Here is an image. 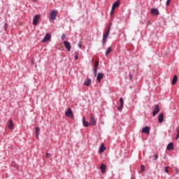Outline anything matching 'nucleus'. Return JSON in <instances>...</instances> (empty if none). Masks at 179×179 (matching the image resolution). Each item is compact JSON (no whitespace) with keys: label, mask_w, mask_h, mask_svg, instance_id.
Masks as SVG:
<instances>
[{"label":"nucleus","mask_w":179,"mask_h":179,"mask_svg":"<svg viewBox=\"0 0 179 179\" xmlns=\"http://www.w3.org/2000/svg\"><path fill=\"white\" fill-rule=\"evenodd\" d=\"M120 0H117L113 3V4L112 6V9L110 11V15H113L114 13V10H115V8H118V6H120Z\"/></svg>","instance_id":"obj_1"},{"label":"nucleus","mask_w":179,"mask_h":179,"mask_svg":"<svg viewBox=\"0 0 179 179\" xmlns=\"http://www.w3.org/2000/svg\"><path fill=\"white\" fill-rule=\"evenodd\" d=\"M110 27H111V25L109 26L108 29V31L103 34V40H102L103 44H106V43L107 42V38L108 37V34H110Z\"/></svg>","instance_id":"obj_2"},{"label":"nucleus","mask_w":179,"mask_h":179,"mask_svg":"<svg viewBox=\"0 0 179 179\" xmlns=\"http://www.w3.org/2000/svg\"><path fill=\"white\" fill-rule=\"evenodd\" d=\"M65 115L69 118H73V112H72V109L71 108H69L68 110L65 112Z\"/></svg>","instance_id":"obj_3"},{"label":"nucleus","mask_w":179,"mask_h":179,"mask_svg":"<svg viewBox=\"0 0 179 179\" xmlns=\"http://www.w3.org/2000/svg\"><path fill=\"white\" fill-rule=\"evenodd\" d=\"M57 15H58V12L57 10H52L50 13V19L52 20H55L57 19Z\"/></svg>","instance_id":"obj_4"},{"label":"nucleus","mask_w":179,"mask_h":179,"mask_svg":"<svg viewBox=\"0 0 179 179\" xmlns=\"http://www.w3.org/2000/svg\"><path fill=\"white\" fill-rule=\"evenodd\" d=\"M51 40V35L50 34H46L43 39L42 40V43H47Z\"/></svg>","instance_id":"obj_5"},{"label":"nucleus","mask_w":179,"mask_h":179,"mask_svg":"<svg viewBox=\"0 0 179 179\" xmlns=\"http://www.w3.org/2000/svg\"><path fill=\"white\" fill-rule=\"evenodd\" d=\"M150 13L152 16H159V10L157 8H152L150 10Z\"/></svg>","instance_id":"obj_6"},{"label":"nucleus","mask_w":179,"mask_h":179,"mask_svg":"<svg viewBox=\"0 0 179 179\" xmlns=\"http://www.w3.org/2000/svg\"><path fill=\"white\" fill-rule=\"evenodd\" d=\"M90 125H96V119L92 113H90Z\"/></svg>","instance_id":"obj_7"},{"label":"nucleus","mask_w":179,"mask_h":179,"mask_svg":"<svg viewBox=\"0 0 179 179\" xmlns=\"http://www.w3.org/2000/svg\"><path fill=\"white\" fill-rule=\"evenodd\" d=\"M38 20H40V15H35L33 19V22H32L34 26H36L37 24V23H38Z\"/></svg>","instance_id":"obj_8"},{"label":"nucleus","mask_w":179,"mask_h":179,"mask_svg":"<svg viewBox=\"0 0 179 179\" xmlns=\"http://www.w3.org/2000/svg\"><path fill=\"white\" fill-rule=\"evenodd\" d=\"M159 111H160V108L159 107V105H156L154 111L152 112V116L155 117L156 114H158Z\"/></svg>","instance_id":"obj_9"},{"label":"nucleus","mask_w":179,"mask_h":179,"mask_svg":"<svg viewBox=\"0 0 179 179\" xmlns=\"http://www.w3.org/2000/svg\"><path fill=\"white\" fill-rule=\"evenodd\" d=\"M64 47H66L67 51H69V52L71 51V43H69V42L65 41L64 42Z\"/></svg>","instance_id":"obj_10"},{"label":"nucleus","mask_w":179,"mask_h":179,"mask_svg":"<svg viewBox=\"0 0 179 179\" xmlns=\"http://www.w3.org/2000/svg\"><path fill=\"white\" fill-rule=\"evenodd\" d=\"M120 106L117 107L118 111H121V110H122L124 107V99L122 98L120 99Z\"/></svg>","instance_id":"obj_11"},{"label":"nucleus","mask_w":179,"mask_h":179,"mask_svg":"<svg viewBox=\"0 0 179 179\" xmlns=\"http://www.w3.org/2000/svg\"><path fill=\"white\" fill-rule=\"evenodd\" d=\"M103 78H104V74L103 73H99L96 78L97 82H101V79H103Z\"/></svg>","instance_id":"obj_12"},{"label":"nucleus","mask_w":179,"mask_h":179,"mask_svg":"<svg viewBox=\"0 0 179 179\" xmlns=\"http://www.w3.org/2000/svg\"><path fill=\"white\" fill-rule=\"evenodd\" d=\"M141 132L142 134H150V129H149V127L146 126L145 127L143 128Z\"/></svg>","instance_id":"obj_13"},{"label":"nucleus","mask_w":179,"mask_h":179,"mask_svg":"<svg viewBox=\"0 0 179 179\" xmlns=\"http://www.w3.org/2000/svg\"><path fill=\"white\" fill-rule=\"evenodd\" d=\"M164 117V113H161L160 115H159L158 121L160 124H162V122H163Z\"/></svg>","instance_id":"obj_14"},{"label":"nucleus","mask_w":179,"mask_h":179,"mask_svg":"<svg viewBox=\"0 0 179 179\" xmlns=\"http://www.w3.org/2000/svg\"><path fill=\"white\" fill-rule=\"evenodd\" d=\"M92 83V79L90 78H87L85 82H84V85L85 86H90V84Z\"/></svg>","instance_id":"obj_15"},{"label":"nucleus","mask_w":179,"mask_h":179,"mask_svg":"<svg viewBox=\"0 0 179 179\" xmlns=\"http://www.w3.org/2000/svg\"><path fill=\"white\" fill-rule=\"evenodd\" d=\"M173 149H174V145L173 144V143H170L169 144H168V145L166 147V150H171Z\"/></svg>","instance_id":"obj_16"},{"label":"nucleus","mask_w":179,"mask_h":179,"mask_svg":"<svg viewBox=\"0 0 179 179\" xmlns=\"http://www.w3.org/2000/svg\"><path fill=\"white\" fill-rule=\"evenodd\" d=\"M106 146H104V144H101V145H100V147H99V152H100V153H103V152H104V150H106Z\"/></svg>","instance_id":"obj_17"},{"label":"nucleus","mask_w":179,"mask_h":179,"mask_svg":"<svg viewBox=\"0 0 179 179\" xmlns=\"http://www.w3.org/2000/svg\"><path fill=\"white\" fill-rule=\"evenodd\" d=\"M111 51H113V48H111V46H110L108 48V49L106 51V53H105L106 57H108V54H110V52H111Z\"/></svg>","instance_id":"obj_18"},{"label":"nucleus","mask_w":179,"mask_h":179,"mask_svg":"<svg viewBox=\"0 0 179 179\" xmlns=\"http://www.w3.org/2000/svg\"><path fill=\"white\" fill-rule=\"evenodd\" d=\"M178 80V77L177 76H174L173 80H172V85H176L177 83V81Z\"/></svg>","instance_id":"obj_19"},{"label":"nucleus","mask_w":179,"mask_h":179,"mask_svg":"<svg viewBox=\"0 0 179 179\" xmlns=\"http://www.w3.org/2000/svg\"><path fill=\"white\" fill-rule=\"evenodd\" d=\"M14 125H13V121L12 120H9V124H8V128L9 129H13Z\"/></svg>","instance_id":"obj_20"},{"label":"nucleus","mask_w":179,"mask_h":179,"mask_svg":"<svg viewBox=\"0 0 179 179\" xmlns=\"http://www.w3.org/2000/svg\"><path fill=\"white\" fill-rule=\"evenodd\" d=\"M83 124L85 127H89L90 125V123L86 122L85 117L83 118Z\"/></svg>","instance_id":"obj_21"},{"label":"nucleus","mask_w":179,"mask_h":179,"mask_svg":"<svg viewBox=\"0 0 179 179\" xmlns=\"http://www.w3.org/2000/svg\"><path fill=\"white\" fill-rule=\"evenodd\" d=\"M100 169L101 170L102 173H106V165H104V164H102L100 166Z\"/></svg>","instance_id":"obj_22"},{"label":"nucleus","mask_w":179,"mask_h":179,"mask_svg":"<svg viewBox=\"0 0 179 179\" xmlns=\"http://www.w3.org/2000/svg\"><path fill=\"white\" fill-rule=\"evenodd\" d=\"M36 138H38V135H40V129L39 127H36Z\"/></svg>","instance_id":"obj_23"},{"label":"nucleus","mask_w":179,"mask_h":179,"mask_svg":"<svg viewBox=\"0 0 179 179\" xmlns=\"http://www.w3.org/2000/svg\"><path fill=\"white\" fill-rule=\"evenodd\" d=\"M179 138V126L177 127V135L176 137V141Z\"/></svg>","instance_id":"obj_24"},{"label":"nucleus","mask_w":179,"mask_h":179,"mask_svg":"<svg viewBox=\"0 0 179 179\" xmlns=\"http://www.w3.org/2000/svg\"><path fill=\"white\" fill-rule=\"evenodd\" d=\"M74 55H75V56H74L75 59H76V60H78L79 53H78V52H76L74 53Z\"/></svg>","instance_id":"obj_25"},{"label":"nucleus","mask_w":179,"mask_h":179,"mask_svg":"<svg viewBox=\"0 0 179 179\" xmlns=\"http://www.w3.org/2000/svg\"><path fill=\"white\" fill-rule=\"evenodd\" d=\"M99 68V61H96L94 64V69H97Z\"/></svg>","instance_id":"obj_26"},{"label":"nucleus","mask_w":179,"mask_h":179,"mask_svg":"<svg viewBox=\"0 0 179 179\" xmlns=\"http://www.w3.org/2000/svg\"><path fill=\"white\" fill-rule=\"evenodd\" d=\"M143 171H145V166L143 165H142L141 166V173H143Z\"/></svg>","instance_id":"obj_27"},{"label":"nucleus","mask_w":179,"mask_h":179,"mask_svg":"<svg viewBox=\"0 0 179 179\" xmlns=\"http://www.w3.org/2000/svg\"><path fill=\"white\" fill-rule=\"evenodd\" d=\"M94 76H97V69H94Z\"/></svg>","instance_id":"obj_28"},{"label":"nucleus","mask_w":179,"mask_h":179,"mask_svg":"<svg viewBox=\"0 0 179 179\" xmlns=\"http://www.w3.org/2000/svg\"><path fill=\"white\" fill-rule=\"evenodd\" d=\"M157 159H159V155L155 154V155H154V160H157Z\"/></svg>","instance_id":"obj_29"},{"label":"nucleus","mask_w":179,"mask_h":179,"mask_svg":"<svg viewBox=\"0 0 179 179\" xmlns=\"http://www.w3.org/2000/svg\"><path fill=\"white\" fill-rule=\"evenodd\" d=\"M66 38V36L65 34H63L62 36V40H65Z\"/></svg>","instance_id":"obj_30"},{"label":"nucleus","mask_w":179,"mask_h":179,"mask_svg":"<svg viewBox=\"0 0 179 179\" xmlns=\"http://www.w3.org/2000/svg\"><path fill=\"white\" fill-rule=\"evenodd\" d=\"M171 0H167L166 1V6H169V5H170V1H171Z\"/></svg>","instance_id":"obj_31"},{"label":"nucleus","mask_w":179,"mask_h":179,"mask_svg":"<svg viewBox=\"0 0 179 179\" xmlns=\"http://www.w3.org/2000/svg\"><path fill=\"white\" fill-rule=\"evenodd\" d=\"M50 156H51V155L48 152H46V159H48V157H50Z\"/></svg>","instance_id":"obj_32"},{"label":"nucleus","mask_w":179,"mask_h":179,"mask_svg":"<svg viewBox=\"0 0 179 179\" xmlns=\"http://www.w3.org/2000/svg\"><path fill=\"white\" fill-rule=\"evenodd\" d=\"M165 173H169V166H166V167L165 168Z\"/></svg>","instance_id":"obj_33"},{"label":"nucleus","mask_w":179,"mask_h":179,"mask_svg":"<svg viewBox=\"0 0 179 179\" xmlns=\"http://www.w3.org/2000/svg\"><path fill=\"white\" fill-rule=\"evenodd\" d=\"M7 28H8V24L5 23L4 24V30H6Z\"/></svg>","instance_id":"obj_34"},{"label":"nucleus","mask_w":179,"mask_h":179,"mask_svg":"<svg viewBox=\"0 0 179 179\" xmlns=\"http://www.w3.org/2000/svg\"><path fill=\"white\" fill-rule=\"evenodd\" d=\"M78 47H79L80 48H82V43H78Z\"/></svg>","instance_id":"obj_35"},{"label":"nucleus","mask_w":179,"mask_h":179,"mask_svg":"<svg viewBox=\"0 0 179 179\" xmlns=\"http://www.w3.org/2000/svg\"><path fill=\"white\" fill-rule=\"evenodd\" d=\"M131 179H135V178H131Z\"/></svg>","instance_id":"obj_36"},{"label":"nucleus","mask_w":179,"mask_h":179,"mask_svg":"<svg viewBox=\"0 0 179 179\" xmlns=\"http://www.w3.org/2000/svg\"><path fill=\"white\" fill-rule=\"evenodd\" d=\"M34 2H36V0H33Z\"/></svg>","instance_id":"obj_37"},{"label":"nucleus","mask_w":179,"mask_h":179,"mask_svg":"<svg viewBox=\"0 0 179 179\" xmlns=\"http://www.w3.org/2000/svg\"><path fill=\"white\" fill-rule=\"evenodd\" d=\"M0 52H1V49H0Z\"/></svg>","instance_id":"obj_38"}]
</instances>
